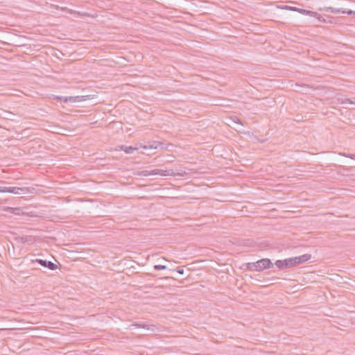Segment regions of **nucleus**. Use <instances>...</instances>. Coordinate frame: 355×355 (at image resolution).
<instances>
[{
    "label": "nucleus",
    "mask_w": 355,
    "mask_h": 355,
    "mask_svg": "<svg viewBox=\"0 0 355 355\" xmlns=\"http://www.w3.org/2000/svg\"><path fill=\"white\" fill-rule=\"evenodd\" d=\"M120 148L124 152H125L127 154H132L135 150H137L138 149L137 148H135L131 146H127L124 145L121 146Z\"/></svg>",
    "instance_id": "nucleus-12"
},
{
    "label": "nucleus",
    "mask_w": 355,
    "mask_h": 355,
    "mask_svg": "<svg viewBox=\"0 0 355 355\" xmlns=\"http://www.w3.org/2000/svg\"><path fill=\"white\" fill-rule=\"evenodd\" d=\"M148 148H153V149H157V148L165 149L166 146H165L164 144H163L160 141H154L150 144L148 145Z\"/></svg>",
    "instance_id": "nucleus-10"
},
{
    "label": "nucleus",
    "mask_w": 355,
    "mask_h": 355,
    "mask_svg": "<svg viewBox=\"0 0 355 355\" xmlns=\"http://www.w3.org/2000/svg\"><path fill=\"white\" fill-rule=\"evenodd\" d=\"M68 254H82V252H78V249H76L71 244L68 243Z\"/></svg>",
    "instance_id": "nucleus-15"
},
{
    "label": "nucleus",
    "mask_w": 355,
    "mask_h": 355,
    "mask_svg": "<svg viewBox=\"0 0 355 355\" xmlns=\"http://www.w3.org/2000/svg\"><path fill=\"white\" fill-rule=\"evenodd\" d=\"M58 99L63 100L64 102L67 103V96L58 97Z\"/></svg>",
    "instance_id": "nucleus-29"
},
{
    "label": "nucleus",
    "mask_w": 355,
    "mask_h": 355,
    "mask_svg": "<svg viewBox=\"0 0 355 355\" xmlns=\"http://www.w3.org/2000/svg\"><path fill=\"white\" fill-rule=\"evenodd\" d=\"M139 175H144V176H149L153 175L152 171H149L147 170L142 171L139 173Z\"/></svg>",
    "instance_id": "nucleus-20"
},
{
    "label": "nucleus",
    "mask_w": 355,
    "mask_h": 355,
    "mask_svg": "<svg viewBox=\"0 0 355 355\" xmlns=\"http://www.w3.org/2000/svg\"><path fill=\"white\" fill-rule=\"evenodd\" d=\"M76 60V54L73 53H70L69 55H68V64L71 62H73V60Z\"/></svg>",
    "instance_id": "nucleus-18"
},
{
    "label": "nucleus",
    "mask_w": 355,
    "mask_h": 355,
    "mask_svg": "<svg viewBox=\"0 0 355 355\" xmlns=\"http://www.w3.org/2000/svg\"><path fill=\"white\" fill-rule=\"evenodd\" d=\"M173 270V271L175 270L177 272H178L179 274H181V275L184 274V270L182 267H178L176 269H174Z\"/></svg>",
    "instance_id": "nucleus-23"
},
{
    "label": "nucleus",
    "mask_w": 355,
    "mask_h": 355,
    "mask_svg": "<svg viewBox=\"0 0 355 355\" xmlns=\"http://www.w3.org/2000/svg\"><path fill=\"white\" fill-rule=\"evenodd\" d=\"M6 210L8 211L10 213H15V209L12 207H7Z\"/></svg>",
    "instance_id": "nucleus-27"
},
{
    "label": "nucleus",
    "mask_w": 355,
    "mask_h": 355,
    "mask_svg": "<svg viewBox=\"0 0 355 355\" xmlns=\"http://www.w3.org/2000/svg\"><path fill=\"white\" fill-rule=\"evenodd\" d=\"M284 8L286 9V10H294V11L297 10V8L296 7H291V6H285L284 7Z\"/></svg>",
    "instance_id": "nucleus-25"
},
{
    "label": "nucleus",
    "mask_w": 355,
    "mask_h": 355,
    "mask_svg": "<svg viewBox=\"0 0 355 355\" xmlns=\"http://www.w3.org/2000/svg\"><path fill=\"white\" fill-rule=\"evenodd\" d=\"M153 268L155 270H165L166 268V266L164 265H155L153 266Z\"/></svg>",
    "instance_id": "nucleus-21"
},
{
    "label": "nucleus",
    "mask_w": 355,
    "mask_h": 355,
    "mask_svg": "<svg viewBox=\"0 0 355 355\" xmlns=\"http://www.w3.org/2000/svg\"><path fill=\"white\" fill-rule=\"evenodd\" d=\"M33 262H37V263H40L42 266L48 268L49 269L52 270H55L57 268L56 264L51 262V261H46V260L37 259L35 261H33Z\"/></svg>",
    "instance_id": "nucleus-7"
},
{
    "label": "nucleus",
    "mask_w": 355,
    "mask_h": 355,
    "mask_svg": "<svg viewBox=\"0 0 355 355\" xmlns=\"http://www.w3.org/2000/svg\"><path fill=\"white\" fill-rule=\"evenodd\" d=\"M311 255L310 254H304L299 257H291L293 266L295 267L311 259Z\"/></svg>",
    "instance_id": "nucleus-4"
},
{
    "label": "nucleus",
    "mask_w": 355,
    "mask_h": 355,
    "mask_svg": "<svg viewBox=\"0 0 355 355\" xmlns=\"http://www.w3.org/2000/svg\"><path fill=\"white\" fill-rule=\"evenodd\" d=\"M343 14H347L348 15L355 16V11H353L352 10H345V12Z\"/></svg>",
    "instance_id": "nucleus-24"
},
{
    "label": "nucleus",
    "mask_w": 355,
    "mask_h": 355,
    "mask_svg": "<svg viewBox=\"0 0 355 355\" xmlns=\"http://www.w3.org/2000/svg\"><path fill=\"white\" fill-rule=\"evenodd\" d=\"M296 11H297V12H299L300 13H302V14L310 15L311 17H316L318 15V13L315 12H313V11H311V10H304V9H301V8H297V10Z\"/></svg>",
    "instance_id": "nucleus-13"
},
{
    "label": "nucleus",
    "mask_w": 355,
    "mask_h": 355,
    "mask_svg": "<svg viewBox=\"0 0 355 355\" xmlns=\"http://www.w3.org/2000/svg\"><path fill=\"white\" fill-rule=\"evenodd\" d=\"M315 17L317 18L318 19V21L320 22H323V23L326 22V19H324V17L323 16L319 15L318 13V15Z\"/></svg>",
    "instance_id": "nucleus-22"
},
{
    "label": "nucleus",
    "mask_w": 355,
    "mask_h": 355,
    "mask_svg": "<svg viewBox=\"0 0 355 355\" xmlns=\"http://www.w3.org/2000/svg\"><path fill=\"white\" fill-rule=\"evenodd\" d=\"M81 254H68V259H72L73 261H76L77 259H81Z\"/></svg>",
    "instance_id": "nucleus-17"
},
{
    "label": "nucleus",
    "mask_w": 355,
    "mask_h": 355,
    "mask_svg": "<svg viewBox=\"0 0 355 355\" xmlns=\"http://www.w3.org/2000/svg\"><path fill=\"white\" fill-rule=\"evenodd\" d=\"M67 112H68V115H71V114H72V113H73V112H74V113H75V112H79L80 111H79V110H73V109H71H71H69V108H68Z\"/></svg>",
    "instance_id": "nucleus-26"
},
{
    "label": "nucleus",
    "mask_w": 355,
    "mask_h": 355,
    "mask_svg": "<svg viewBox=\"0 0 355 355\" xmlns=\"http://www.w3.org/2000/svg\"><path fill=\"white\" fill-rule=\"evenodd\" d=\"M71 293L70 292L68 291V295H70ZM73 301H78L76 298L74 299L73 297H69L68 296V309H73V306H74V303H73Z\"/></svg>",
    "instance_id": "nucleus-14"
},
{
    "label": "nucleus",
    "mask_w": 355,
    "mask_h": 355,
    "mask_svg": "<svg viewBox=\"0 0 355 355\" xmlns=\"http://www.w3.org/2000/svg\"><path fill=\"white\" fill-rule=\"evenodd\" d=\"M70 334H71V332H69V331H68V338H69V337H71V335H70ZM68 340H69V338H68ZM69 340H70V342H68V348L70 347V345H71V343H72V340H71V339H69Z\"/></svg>",
    "instance_id": "nucleus-28"
},
{
    "label": "nucleus",
    "mask_w": 355,
    "mask_h": 355,
    "mask_svg": "<svg viewBox=\"0 0 355 355\" xmlns=\"http://www.w3.org/2000/svg\"><path fill=\"white\" fill-rule=\"evenodd\" d=\"M340 155H341L342 156H344L345 157H349L350 159H355V154H349V153H340Z\"/></svg>",
    "instance_id": "nucleus-19"
},
{
    "label": "nucleus",
    "mask_w": 355,
    "mask_h": 355,
    "mask_svg": "<svg viewBox=\"0 0 355 355\" xmlns=\"http://www.w3.org/2000/svg\"><path fill=\"white\" fill-rule=\"evenodd\" d=\"M235 119H236V121H234L236 123H239V124H241V120L237 117V116H235Z\"/></svg>",
    "instance_id": "nucleus-30"
},
{
    "label": "nucleus",
    "mask_w": 355,
    "mask_h": 355,
    "mask_svg": "<svg viewBox=\"0 0 355 355\" xmlns=\"http://www.w3.org/2000/svg\"><path fill=\"white\" fill-rule=\"evenodd\" d=\"M274 264L268 258L261 259L255 262L246 263V270L250 271L261 272L263 270L272 268Z\"/></svg>",
    "instance_id": "nucleus-1"
},
{
    "label": "nucleus",
    "mask_w": 355,
    "mask_h": 355,
    "mask_svg": "<svg viewBox=\"0 0 355 355\" xmlns=\"http://www.w3.org/2000/svg\"><path fill=\"white\" fill-rule=\"evenodd\" d=\"M94 95L92 94H83V95H76V96H68V103H78L81 101H85L89 99H92Z\"/></svg>",
    "instance_id": "nucleus-3"
},
{
    "label": "nucleus",
    "mask_w": 355,
    "mask_h": 355,
    "mask_svg": "<svg viewBox=\"0 0 355 355\" xmlns=\"http://www.w3.org/2000/svg\"><path fill=\"white\" fill-rule=\"evenodd\" d=\"M160 279H173V278L170 277H161Z\"/></svg>",
    "instance_id": "nucleus-32"
},
{
    "label": "nucleus",
    "mask_w": 355,
    "mask_h": 355,
    "mask_svg": "<svg viewBox=\"0 0 355 355\" xmlns=\"http://www.w3.org/2000/svg\"><path fill=\"white\" fill-rule=\"evenodd\" d=\"M67 12H68V14L74 15L75 17L87 16L88 15L86 12L80 13V12H76V11L73 10L69 8H68Z\"/></svg>",
    "instance_id": "nucleus-16"
},
{
    "label": "nucleus",
    "mask_w": 355,
    "mask_h": 355,
    "mask_svg": "<svg viewBox=\"0 0 355 355\" xmlns=\"http://www.w3.org/2000/svg\"><path fill=\"white\" fill-rule=\"evenodd\" d=\"M153 175H159L161 176H175L176 173L172 169L163 170L160 168H155L152 170Z\"/></svg>",
    "instance_id": "nucleus-6"
},
{
    "label": "nucleus",
    "mask_w": 355,
    "mask_h": 355,
    "mask_svg": "<svg viewBox=\"0 0 355 355\" xmlns=\"http://www.w3.org/2000/svg\"><path fill=\"white\" fill-rule=\"evenodd\" d=\"M279 270H284L293 267L291 258L284 260H277L274 263Z\"/></svg>",
    "instance_id": "nucleus-5"
},
{
    "label": "nucleus",
    "mask_w": 355,
    "mask_h": 355,
    "mask_svg": "<svg viewBox=\"0 0 355 355\" xmlns=\"http://www.w3.org/2000/svg\"><path fill=\"white\" fill-rule=\"evenodd\" d=\"M84 85L83 82H68V89H78L83 91Z\"/></svg>",
    "instance_id": "nucleus-9"
},
{
    "label": "nucleus",
    "mask_w": 355,
    "mask_h": 355,
    "mask_svg": "<svg viewBox=\"0 0 355 355\" xmlns=\"http://www.w3.org/2000/svg\"><path fill=\"white\" fill-rule=\"evenodd\" d=\"M26 188L16 187H1L0 186V193H11L15 194L25 193Z\"/></svg>",
    "instance_id": "nucleus-2"
},
{
    "label": "nucleus",
    "mask_w": 355,
    "mask_h": 355,
    "mask_svg": "<svg viewBox=\"0 0 355 355\" xmlns=\"http://www.w3.org/2000/svg\"><path fill=\"white\" fill-rule=\"evenodd\" d=\"M75 351L73 350H68V355H73Z\"/></svg>",
    "instance_id": "nucleus-31"
},
{
    "label": "nucleus",
    "mask_w": 355,
    "mask_h": 355,
    "mask_svg": "<svg viewBox=\"0 0 355 355\" xmlns=\"http://www.w3.org/2000/svg\"><path fill=\"white\" fill-rule=\"evenodd\" d=\"M324 10L327 12H329L334 14L344 13L345 10L340 8H334L332 7H325Z\"/></svg>",
    "instance_id": "nucleus-11"
},
{
    "label": "nucleus",
    "mask_w": 355,
    "mask_h": 355,
    "mask_svg": "<svg viewBox=\"0 0 355 355\" xmlns=\"http://www.w3.org/2000/svg\"><path fill=\"white\" fill-rule=\"evenodd\" d=\"M134 327H137V328H143V329H146L148 330H152L153 331L154 329H155V326L154 325H148L147 324H145V323H137V322H135L132 324L130 325L129 327V329H133Z\"/></svg>",
    "instance_id": "nucleus-8"
}]
</instances>
